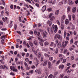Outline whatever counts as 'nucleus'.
Listing matches in <instances>:
<instances>
[{"label": "nucleus", "mask_w": 78, "mask_h": 78, "mask_svg": "<svg viewBox=\"0 0 78 78\" xmlns=\"http://www.w3.org/2000/svg\"><path fill=\"white\" fill-rule=\"evenodd\" d=\"M54 30H55V33H56V31H58V26L56 25H55H55L53 24L52 25V28L51 29V34H53V31H54Z\"/></svg>", "instance_id": "nucleus-1"}, {"label": "nucleus", "mask_w": 78, "mask_h": 78, "mask_svg": "<svg viewBox=\"0 0 78 78\" xmlns=\"http://www.w3.org/2000/svg\"><path fill=\"white\" fill-rule=\"evenodd\" d=\"M62 44V45H63V48H65L66 46L67 45V44H68V41H66L65 42V41H63Z\"/></svg>", "instance_id": "nucleus-2"}, {"label": "nucleus", "mask_w": 78, "mask_h": 78, "mask_svg": "<svg viewBox=\"0 0 78 78\" xmlns=\"http://www.w3.org/2000/svg\"><path fill=\"white\" fill-rule=\"evenodd\" d=\"M55 36L56 37L58 38V39L59 40H60V41H61V40H62V37L60 36V35L58 34H57L56 35H55Z\"/></svg>", "instance_id": "nucleus-3"}, {"label": "nucleus", "mask_w": 78, "mask_h": 78, "mask_svg": "<svg viewBox=\"0 0 78 78\" xmlns=\"http://www.w3.org/2000/svg\"><path fill=\"white\" fill-rule=\"evenodd\" d=\"M36 73H37L38 74L40 75L41 73V69H37L35 70V71Z\"/></svg>", "instance_id": "nucleus-4"}, {"label": "nucleus", "mask_w": 78, "mask_h": 78, "mask_svg": "<svg viewBox=\"0 0 78 78\" xmlns=\"http://www.w3.org/2000/svg\"><path fill=\"white\" fill-rule=\"evenodd\" d=\"M47 32L45 31L43 33V36L44 37V38L45 39L46 37H47Z\"/></svg>", "instance_id": "nucleus-5"}, {"label": "nucleus", "mask_w": 78, "mask_h": 78, "mask_svg": "<svg viewBox=\"0 0 78 78\" xmlns=\"http://www.w3.org/2000/svg\"><path fill=\"white\" fill-rule=\"evenodd\" d=\"M34 34L36 35L37 36H41V35L40 34V32H37L36 31H35L34 32Z\"/></svg>", "instance_id": "nucleus-6"}, {"label": "nucleus", "mask_w": 78, "mask_h": 78, "mask_svg": "<svg viewBox=\"0 0 78 78\" xmlns=\"http://www.w3.org/2000/svg\"><path fill=\"white\" fill-rule=\"evenodd\" d=\"M69 2L68 4L69 5H73V2H72V1L70 0H68Z\"/></svg>", "instance_id": "nucleus-7"}, {"label": "nucleus", "mask_w": 78, "mask_h": 78, "mask_svg": "<svg viewBox=\"0 0 78 78\" xmlns=\"http://www.w3.org/2000/svg\"><path fill=\"white\" fill-rule=\"evenodd\" d=\"M46 10V5H44L42 9V11L43 12H44Z\"/></svg>", "instance_id": "nucleus-8"}, {"label": "nucleus", "mask_w": 78, "mask_h": 78, "mask_svg": "<svg viewBox=\"0 0 78 78\" xmlns=\"http://www.w3.org/2000/svg\"><path fill=\"white\" fill-rule=\"evenodd\" d=\"M64 65H60L59 67L58 68L59 69H61V70H62V69L64 68Z\"/></svg>", "instance_id": "nucleus-9"}, {"label": "nucleus", "mask_w": 78, "mask_h": 78, "mask_svg": "<svg viewBox=\"0 0 78 78\" xmlns=\"http://www.w3.org/2000/svg\"><path fill=\"white\" fill-rule=\"evenodd\" d=\"M72 12H76V7H74L72 10Z\"/></svg>", "instance_id": "nucleus-10"}, {"label": "nucleus", "mask_w": 78, "mask_h": 78, "mask_svg": "<svg viewBox=\"0 0 78 78\" xmlns=\"http://www.w3.org/2000/svg\"><path fill=\"white\" fill-rule=\"evenodd\" d=\"M29 44L30 47H33V43L31 41L29 42Z\"/></svg>", "instance_id": "nucleus-11"}, {"label": "nucleus", "mask_w": 78, "mask_h": 78, "mask_svg": "<svg viewBox=\"0 0 78 78\" xmlns=\"http://www.w3.org/2000/svg\"><path fill=\"white\" fill-rule=\"evenodd\" d=\"M64 23H61V28L62 30H63V29L64 28Z\"/></svg>", "instance_id": "nucleus-12"}, {"label": "nucleus", "mask_w": 78, "mask_h": 78, "mask_svg": "<svg viewBox=\"0 0 78 78\" xmlns=\"http://www.w3.org/2000/svg\"><path fill=\"white\" fill-rule=\"evenodd\" d=\"M69 23V20L67 19L65 20V24L66 25H68Z\"/></svg>", "instance_id": "nucleus-13"}, {"label": "nucleus", "mask_w": 78, "mask_h": 78, "mask_svg": "<svg viewBox=\"0 0 78 78\" xmlns=\"http://www.w3.org/2000/svg\"><path fill=\"white\" fill-rule=\"evenodd\" d=\"M59 10H57L55 13V15H56L57 16V15H58L59 14Z\"/></svg>", "instance_id": "nucleus-14"}, {"label": "nucleus", "mask_w": 78, "mask_h": 78, "mask_svg": "<svg viewBox=\"0 0 78 78\" xmlns=\"http://www.w3.org/2000/svg\"><path fill=\"white\" fill-rule=\"evenodd\" d=\"M69 25L70 26H72L73 27V29H75V27H74V25L72 24V23H70L69 24Z\"/></svg>", "instance_id": "nucleus-15"}, {"label": "nucleus", "mask_w": 78, "mask_h": 78, "mask_svg": "<svg viewBox=\"0 0 78 78\" xmlns=\"http://www.w3.org/2000/svg\"><path fill=\"white\" fill-rule=\"evenodd\" d=\"M57 47L58 48H61V42H59L58 43Z\"/></svg>", "instance_id": "nucleus-16"}, {"label": "nucleus", "mask_w": 78, "mask_h": 78, "mask_svg": "<svg viewBox=\"0 0 78 78\" xmlns=\"http://www.w3.org/2000/svg\"><path fill=\"white\" fill-rule=\"evenodd\" d=\"M49 26H50L51 25V22L50 21L48 20L47 22Z\"/></svg>", "instance_id": "nucleus-17"}, {"label": "nucleus", "mask_w": 78, "mask_h": 78, "mask_svg": "<svg viewBox=\"0 0 78 78\" xmlns=\"http://www.w3.org/2000/svg\"><path fill=\"white\" fill-rule=\"evenodd\" d=\"M47 61H45L43 63V66H47Z\"/></svg>", "instance_id": "nucleus-18"}, {"label": "nucleus", "mask_w": 78, "mask_h": 78, "mask_svg": "<svg viewBox=\"0 0 78 78\" xmlns=\"http://www.w3.org/2000/svg\"><path fill=\"white\" fill-rule=\"evenodd\" d=\"M70 8H71V7L69 6L68 7L67 9V12H70Z\"/></svg>", "instance_id": "nucleus-19"}, {"label": "nucleus", "mask_w": 78, "mask_h": 78, "mask_svg": "<svg viewBox=\"0 0 78 78\" xmlns=\"http://www.w3.org/2000/svg\"><path fill=\"white\" fill-rule=\"evenodd\" d=\"M65 18H66V16L63 15L61 18V20H63L65 19Z\"/></svg>", "instance_id": "nucleus-20"}, {"label": "nucleus", "mask_w": 78, "mask_h": 78, "mask_svg": "<svg viewBox=\"0 0 78 78\" xmlns=\"http://www.w3.org/2000/svg\"><path fill=\"white\" fill-rule=\"evenodd\" d=\"M50 19L51 21H53V20H55V16H52L50 18Z\"/></svg>", "instance_id": "nucleus-21"}, {"label": "nucleus", "mask_w": 78, "mask_h": 78, "mask_svg": "<svg viewBox=\"0 0 78 78\" xmlns=\"http://www.w3.org/2000/svg\"><path fill=\"white\" fill-rule=\"evenodd\" d=\"M44 45L46 46V45H48L49 44V43H48V42L46 41L44 43Z\"/></svg>", "instance_id": "nucleus-22"}, {"label": "nucleus", "mask_w": 78, "mask_h": 78, "mask_svg": "<svg viewBox=\"0 0 78 78\" xmlns=\"http://www.w3.org/2000/svg\"><path fill=\"white\" fill-rule=\"evenodd\" d=\"M72 18L73 20H75V15L74 14L73 15Z\"/></svg>", "instance_id": "nucleus-23"}, {"label": "nucleus", "mask_w": 78, "mask_h": 78, "mask_svg": "<svg viewBox=\"0 0 78 78\" xmlns=\"http://www.w3.org/2000/svg\"><path fill=\"white\" fill-rule=\"evenodd\" d=\"M56 22L57 23L58 25H60V22H59V20H56Z\"/></svg>", "instance_id": "nucleus-24"}, {"label": "nucleus", "mask_w": 78, "mask_h": 78, "mask_svg": "<svg viewBox=\"0 0 78 78\" xmlns=\"http://www.w3.org/2000/svg\"><path fill=\"white\" fill-rule=\"evenodd\" d=\"M49 59L50 61H52L53 60V57H50L49 58Z\"/></svg>", "instance_id": "nucleus-25"}, {"label": "nucleus", "mask_w": 78, "mask_h": 78, "mask_svg": "<svg viewBox=\"0 0 78 78\" xmlns=\"http://www.w3.org/2000/svg\"><path fill=\"white\" fill-rule=\"evenodd\" d=\"M37 57L38 58H41V53L40 52L38 53Z\"/></svg>", "instance_id": "nucleus-26"}, {"label": "nucleus", "mask_w": 78, "mask_h": 78, "mask_svg": "<svg viewBox=\"0 0 78 78\" xmlns=\"http://www.w3.org/2000/svg\"><path fill=\"white\" fill-rule=\"evenodd\" d=\"M48 64L49 66V68H50V67L51 66V62H49L48 63Z\"/></svg>", "instance_id": "nucleus-27"}, {"label": "nucleus", "mask_w": 78, "mask_h": 78, "mask_svg": "<svg viewBox=\"0 0 78 78\" xmlns=\"http://www.w3.org/2000/svg\"><path fill=\"white\" fill-rule=\"evenodd\" d=\"M69 19V20L70 21L71 20V18H72V17L71 16V15H69L68 16Z\"/></svg>", "instance_id": "nucleus-28"}, {"label": "nucleus", "mask_w": 78, "mask_h": 78, "mask_svg": "<svg viewBox=\"0 0 78 78\" xmlns=\"http://www.w3.org/2000/svg\"><path fill=\"white\" fill-rule=\"evenodd\" d=\"M24 66H25V67H28V64H27V63L26 62H24Z\"/></svg>", "instance_id": "nucleus-29"}, {"label": "nucleus", "mask_w": 78, "mask_h": 78, "mask_svg": "<svg viewBox=\"0 0 78 78\" xmlns=\"http://www.w3.org/2000/svg\"><path fill=\"white\" fill-rule=\"evenodd\" d=\"M67 51H68V50H67V49H64V54H66V52H67Z\"/></svg>", "instance_id": "nucleus-30"}, {"label": "nucleus", "mask_w": 78, "mask_h": 78, "mask_svg": "<svg viewBox=\"0 0 78 78\" xmlns=\"http://www.w3.org/2000/svg\"><path fill=\"white\" fill-rule=\"evenodd\" d=\"M0 25H3V21H0Z\"/></svg>", "instance_id": "nucleus-31"}, {"label": "nucleus", "mask_w": 78, "mask_h": 78, "mask_svg": "<svg viewBox=\"0 0 78 78\" xmlns=\"http://www.w3.org/2000/svg\"><path fill=\"white\" fill-rule=\"evenodd\" d=\"M34 44L35 45H37V42L36 41H34Z\"/></svg>", "instance_id": "nucleus-32"}, {"label": "nucleus", "mask_w": 78, "mask_h": 78, "mask_svg": "<svg viewBox=\"0 0 78 78\" xmlns=\"http://www.w3.org/2000/svg\"><path fill=\"white\" fill-rule=\"evenodd\" d=\"M48 11H52V9L51 8H49L48 9Z\"/></svg>", "instance_id": "nucleus-33"}, {"label": "nucleus", "mask_w": 78, "mask_h": 78, "mask_svg": "<svg viewBox=\"0 0 78 78\" xmlns=\"http://www.w3.org/2000/svg\"><path fill=\"white\" fill-rule=\"evenodd\" d=\"M58 53V48H56L55 51V53L56 54H57Z\"/></svg>", "instance_id": "nucleus-34"}, {"label": "nucleus", "mask_w": 78, "mask_h": 78, "mask_svg": "<svg viewBox=\"0 0 78 78\" xmlns=\"http://www.w3.org/2000/svg\"><path fill=\"white\" fill-rule=\"evenodd\" d=\"M52 16H53V13H51L49 15V18H50Z\"/></svg>", "instance_id": "nucleus-35"}, {"label": "nucleus", "mask_w": 78, "mask_h": 78, "mask_svg": "<svg viewBox=\"0 0 78 78\" xmlns=\"http://www.w3.org/2000/svg\"><path fill=\"white\" fill-rule=\"evenodd\" d=\"M5 14L6 16H8L9 15V12H5Z\"/></svg>", "instance_id": "nucleus-36"}, {"label": "nucleus", "mask_w": 78, "mask_h": 78, "mask_svg": "<svg viewBox=\"0 0 78 78\" xmlns=\"http://www.w3.org/2000/svg\"><path fill=\"white\" fill-rule=\"evenodd\" d=\"M64 37L65 38L66 37V31L64 32Z\"/></svg>", "instance_id": "nucleus-37"}, {"label": "nucleus", "mask_w": 78, "mask_h": 78, "mask_svg": "<svg viewBox=\"0 0 78 78\" xmlns=\"http://www.w3.org/2000/svg\"><path fill=\"white\" fill-rule=\"evenodd\" d=\"M13 72H17L18 70H17V69H13Z\"/></svg>", "instance_id": "nucleus-38"}, {"label": "nucleus", "mask_w": 78, "mask_h": 78, "mask_svg": "<svg viewBox=\"0 0 78 78\" xmlns=\"http://www.w3.org/2000/svg\"><path fill=\"white\" fill-rule=\"evenodd\" d=\"M30 59H33V55L32 54H31L30 55Z\"/></svg>", "instance_id": "nucleus-39"}, {"label": "nucleus", "mask_w": 78, "mask_h": 78, "mask_svg": "<svg viewBox=\"0 0 78 78\" xmlns=\"http://www.w3.org/2000/svg\"><path fill=\"white\" fill-rule=\"evenodd\" d=\"M10 75H12V76H14V75H15V74L14 73H13L12 72H11L10 73Z\"/></svg>", "instance_id": "nucleus-40"}, {"label": "nucleus", "mask_w": 78, "mask_h": 78, "mask_svg": "<svg viewBox=\"0 0 78 78\" xmlns=\"http://www.w3.org/2000/svg\"><path fill=\"white\" fill-rule=\"evenodd\" d=\"M0 62L2 63V64H4L5 63V62L3 61V60L1 59L0 60Z\"/></svg>", "instance_id": "nucleus-41"}, {"label": "nucleus", "mask_w": 78, "mask_h": 78, "mask_svg": "<svg viewBox=\"0 0 78 78\" xmlns=\"http://www.w3.org/2000/svg\"><path fill=\"white\" fill-rule=\"evenodd\" d=\"M16 32L18 33V34H20L21 35V34H22V33H21V32H20V31H17Z\"/></svg>", "instance_id": "nucleus-42"}, {"label": "nucleus", "mask_w": 78, "mask_h": 78, "mask_svg": "<svg viewBox=\"0 0 78 78\" xmlns=\"http://www.w3.org/2000/svg\"><path fill=\"white\" fill-rule=\"evenodd\" d=\"M70 44H73V39H72L70 41Z\"/></svg>", "instance_id": "nucleus-43"}, {"label": "nucleus", "mask_w": 78, "mask_h": 78, "mask_svg": "<svg viewBox=\"0 0 78 78\" xmlns=\"http://www.w3.org/2000/svg\"><path fill=\"white\" fill-rule=\"evenodd\" d=\"M30 69V66H27V67H26V70H29Z\"/></svg>", "instance_id": "nucleus-44"}, {"label": "nucleus", "mask_w": 78, "mask_h": 78, "mask_svg": "<svg viewBox=\"0 0 78 78\" xmlns=\"http://www.w3.org/2000/svg\"><path fill=\"white\" fill-rule=\"evenodd\" d=\"M7 29L6 28H4L3 29H1V30L2 31H6V30Z\"/></svg>", "instance_id": "nucleus-45"}, {"label": "nucleus", "mask_w": 78, "mask_h": 78, "mask_svg": "<svg viewBox=\"0 0 78 78\" xmlns=\"http://www.w3.org/2000/svg\"><path fill=\"white\" fill-rule=\"evenodd\" d=\"M66 62V59H63V62H62V63H65Z\"/></svg>", "instance_id": "nucleus-46"}, {"label": "nucleus", "mask_w": 78, "mask_h": 78, "mask_svg": "<svg viewBox=\"0 0 78 78\" xmlns=\"http://www.w3.org/2000/svg\"><path fill=\"white\" fill-rule=\"evenodd\" d=\"M3 38H4V39H5L6 37L4 36H2L1 37V39H3Z\"/></svg>", "instance_id": "nucleus-47"}, {"label": "nucleus", "mask_w": 78, "mask_h": 78, "mask_svg": "<svg viewBox=\"0 0 78 78\" xmlns=\"http://www.w3.org/2000/svg\"><path fill=\"white\" fill-rule=\"evenodd\" d=\"M53 44H54V43L53 42H51L50 44V46H51V47H52V46H53Z\"/></svg>", "instance_id": "nucleus-48"}, {"label": "nucleus", "mask_w": 78, "mask_h": 78, "mask_svg": "<svg viewBox=\"0 0 78 78\" xmlns=\"http://www.w3.org/2000/svg\"><path fill=\"white\" fill-rule=\"evenodd\" d=\"M70 72H73V69H71L69 71V73H70Z\"/></svg>", "instance_id": "nucleus-49"}, {"label": "nucleus", "mask_w": 78, "mask_h": 78, "mask_svg": "<svg viewBox=\"0 0 78 78\" xmlns=\"http://www.w3.org/2000/svg\"><path fill=\"white\" fill-rule=\"evenodd\" d=\"M63 78H69V76H66L64 77Z\"/></svg>", "instance_id": "nucleus-50"}, {"label": "nucleus", "mask_w": 78, "mask_h": 78, "mask_svg": "<svg viewBox=\"0 0 78 78\" xmlns=\"http://www.w3.org/2000/svg\"><path fill=\"white\" fill-rule=\"evenodd\" d=\"M6 68V66H2V69H5Z\"/></svg>", "instance_id": "nucleus-51"}, {"label": "nucleus", "mask_w": 78, "mask_h": 78, "mask_svg": "<svg viewBox=\"0 0 78 78\" xmlns=\"http://www.w3.org/2000/svg\"><path fill=\"white\" fill-rule=\"evenodd\" d=\"M40 44L42 46V47H43V46H44L43 44L42 43V42H40Z\"/></svg>", "instance_id": "nucleus-52"}, {"label": "nucleus", "mask_w": 78, "mask_h": 78, "mask_svg": "<svg viewBox=\"0 0 78 78\" xmlns=\"http://www.w3.org/2000/svg\"><path fill=\"white\" fill-rule=\"evenodd\" d=\"M58 73L57 72H54V74L55 75H56L58 74Z\"/></svg>", "instance_id": "nucleus-53"}, {"label": "nucleus", "mask_w": 78, "mask_h": 78, "mask_svg": "<svg viewBox=\"0 0 78 78\" xmlns=\"http://www.w3.org/2000/svg\"><path fill=\"white\" fill-rule=\"evenodd\" d=\"M23 44L24 45H27V44L26 43V42L25 41H24Z\"/></svg>", "instance_id": "nucleus-54"}, {"label": "nucleus", "mask_w": 78, "mask_h": 78, "mask_svg": "<svg viewBox=\"0 0 78 78\" xmlns=\"http://www.w3.org/2000/svg\"><path fill=\"white\" fill-rule=\"evenodd\" d=\"M76 66V64H73L72 65V67H75Z\"/></svg>", "instance_id": "nucleus-55"}, {"label": "nucleus", "mask_w": 78, "mask_h": 78, "mask_svg": "<svg viewBox=\"0 0 78 78\" xmlns=\"http://www.w3.org/2000/svg\"><path fill=\"white\" fill-rule=\"evenodd\" d=\"M35 5L36 6H37V7H39V5L38 4L36 3Z\"/></svg>", "instance_id": "nucleus-56"}, {"label": "nucleus", "mask_w": 78, "mask_h": 78, "mask_svg": "<svg viewBox=\"0 0 78 78\" xmlns=\"http://www.w3.org/2000/svg\"><path fill=\"white\" fill-rule=\"evenodd\" d=\"M14 28H15V30H16V28H17V25H15L14 26Z\"/></svg>", "instance_id": "nucleus-57"}, {"label": "nucleus", "mask_w": 78, "mask_h": 78, "mask_svg": "<svg viewBox=\"0 0 78 78\" xmlns=\"http://www.w3.org/2000/svg\"><path fill=\"white\" fill-rule=\"evenodd\" d=\"M25 61H26V62H28V58H26L25 59Z\"/></svg>", "instance_id": "nucleus-58"}, {"label": "nucleus", "mask_w": 78, "mask_h": 78, "mask_svg": "<svg viewBox=\"0 0 78 78\" xmlns=\"http://www.w3.org/2000/svg\"><path fill=\"white\" fill-rule=\"evenodd\" d=\"M63 76H64V74H62L60 76V78H63Z\"/></svg>", "instance_id": "nucleus-59"}, {"label": "nucleus", "mask_w": 78, "mask_h": 78, "mask_svg": "<svg viewBox=\"0 0 78 78\" xmlns=\"http://www.w3.org/2000/svg\"><path fill=\"white\" fill-rule=\"evenodd\" d=\"M31 67L32 69H34V68L36 67V66H34V65H33L31 66Z\"/></svg>", "instance_id": "nucleus-60"}, {"label": "nucleus", "mask_w": 78, "mask_h": 78, "mask_svg": "<svg viewBox=\"0 0 78 78\" xmlns=\"http://www.w3.org/2000/svg\"><path fill=\"white\" fill-rule=\"evenodd\" d=\"M66 35H67V37H69V36H70V34L69 33H66Z\"/></svg>", "instance_id": "nucleus-61"}, {"label": "nucleus", "mask_w": 78, "mask_h": 78, "mask_svg": "<svg viewBox=\"0 0 78 78\" xmlns=\"http://www.w3.org/2000/svg\"><path fill=\"white\" fill-rule=\"evenodd\" d=\"M59 42V41L58 40V39H57L55 41V43L56 44H58Z\"/></svg>", "instance_id": "nucleus-62"}, {"label": "nucleus", "mask_w": 78, "mask_h": 78, "mask_svg": "<svg viewBox=\"0 0 78 78\" xmlns=\"http://www.w3.org/2000/svg\"><path fill=\"white\" fill-rule=\"evenodd\" d=\"M75 3H76V4H78V0H76L75 1Z\"/></svg>", "instance_id": "nucleus-63"}, {"label": "nucleus", "mask_w": 78, "mask_h": 78, "mask_svg": "<svg viewBox=\"0 0 78 78\" xmlns=\"http://www.w3.org/2000/svg\"><path fill=\"white\" fill-rule=\"evenodd\" d=\"M10 8L11 9H12L13 8V5H10Z\"/></svg>", "instance_id": "nucleus-64"}]
</instances>
